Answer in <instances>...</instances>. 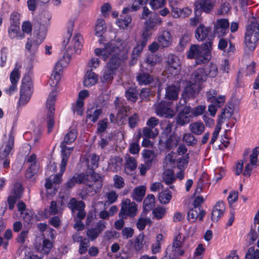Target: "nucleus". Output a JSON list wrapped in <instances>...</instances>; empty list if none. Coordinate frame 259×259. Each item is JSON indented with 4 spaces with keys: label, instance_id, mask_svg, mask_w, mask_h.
Wrapping results in <instances>:
<instances>
[{
    "label": "nucleus",
    "instance_id": "f257e3e1",
    "mask_svg": "<svg viewBox=\"0 0 259 259\" xmlns=\"http://www.w3.org/2000/svg\"><path fill=\"white\" fill-rule=\"evenodd\" d=\"M130 48L128 42L120 38H115L105 43L102 48H96L94 54L106 61L110 57L109 62L105 67L102 81L109 83L113 79L114 70L118 67L120 58H127L126 53Z\"/></svg>",
    "mask_w": 259,
    "mask_h": 259
},
{
    "label": "nucleus",
    "instance_id": "f03ea898",
    "mask_svg": "<svg viewBox=\"0 0 259 259\" xmlns=\"http://www.w3.org/2000/svg\"><path fill=\"white\" fill-rule=\"evenodd\" d=\"M217 74L218 68L215 64L212 63L205 69L198 68L195 70L190 80L186 81L180 101H183V104H185L187 100L194 98L201 90V83L206 80L207 76L214 77Z\"/></svg>",
    "mask_w": 259,
    "mask_h": 259
},
{
    "label": "nucleus",
    "instance_id": "7ed1b4c3",
    "mask_svg": "<svg viewBox=\"0 0 259 259\" xmlns=\"http://www.w3.org/2000/svg\"><path fill=\"white\" fill-rule=\"evenodd\" d=\"M62 73V71H58L54 68L50 78V85L55 88L56 90L52 91L49 94L46 102L48 118L47 125L49 133L52 131L54 125L53 116L55 112V103L57 96V91L60 90L59 83L61 80Z\"/></svg>",
    "mask_w": 259,
    "mask_h": 259
},
{
    "label": "nucleus",
    "instance_id": "20e7f679",
    "mask_svg": "<svg viewBox=\"0 0 259 259\" xmlns=\"http://www.w3.org/2000/svg\"><path fill=\"white\" fill-rule=\"evenodd\" d=\"M74 22L70 21L67 25V32L64 36L63 47L65 52L72 55H78L81 53L82 47L83 38L79 33L72 34Z\"/></svg>",
    "mask_w": 259,
    "mask_h": 259
},
{
    "label": "nucleus",
    "instance_id": "39448f33",
    "mask_svg": "<svg viewBox=\"0 0 259 259\" xmlns=\"http://www.w3.org/2000/svg\"><path fill=\"white\" fill-rule=\"evenodd\" d=\"M62 161L60 164V173L54 176H50L46 180L45 187L47 189V193H49V190L53 189L54 192L56 191L55 185L59 184L62 181V176L65 170L67 164L68 159L73 150V147H67L66 144L61 143Z\"/></svg>",
    "mask_w": 259,
    "mask_h": 259
},
{
    "label": "nucleus",
    "instance_id": "423d86ee",
    "mask_svg": "<svg viewBox=\"0 0 259 259\" xmlns=\"http://www.w3.org/2000/svg\"><path fill=\"white\" fill-rule=\"evenodd\" d=\"M212 42L210 41L205 42L201 46L192 45L187 53V58L189 59H195L197 64L205 63L211 59L210 49Z\"/></svg>",
    "mask_w": 259,
    "mask_h": 259
},
{
    "label": "nucleus",
    "instance_id": "0eeeda50",
    "mask_svg": "<svg viewBox=\"0 0 259 259\" xmlns=\"http://www.w3.org/2000/svg\"><path fill=\"white\" fill-rule=\"evenodd\" d=\"M259 40V21L254 20L247 26L244 37L245 50L252 51Z\"/></svg>",
    "mask_w": 259,
    "mask_h": 259
},
{
    "label": "nucleus",
    "instance_id": "6e6552de",
    "mask_svg": "<svg viewBox=\"0 0 259 259\" xmlns=\"http://www.w3.org/2000/svg\"><path fill=\"white\" fill-rule=\"evenodd\" d=\"M33 92L32 82L29 77H24L22 81L20 91L19 105L24 106L29 101Z\"/></svg>",
    "mask_w": 259,
    "mask_h": 259
},
{
    "label": "nucleus",
    "instance_id": "1a4fd4ad",
    "mask_svg": "<svg viewBox=\"0 0 259 259\" xmlns=\"http://www.w3.org/2000/svg\"><path fill=\"white\" fill-rule=\"evenodd\" d=\"M84 184L87 186L88 193H96L100 190L102 186V178L98 174L93 171L92 174L85 175Z\"/></svg>",
    "mask_w": 259,
    "mask_h": 259
},
{
    "label": "nucleus",
    "instance_id": "9d476101",
    "mask_svg": "<svg viewBox=\"0 0 259 259\" xmlns=\"http://www.w3.org/2000/svg\"><path fill=\"white\" fill-rule=\"evenodd\" d=\"M137 205L130 199H126L121 203L119 215L122 219H126L127 216L134 217L137 214Z\"/></svg>",
    "mask_w": 259,
    "mask_h": 259
},
{
    "label": "nucleus",
    "instance_id": "9b49d317",
    "mask_svg": "<svg viewBox=\"0 0 259 259\" xmlns=\"http://www.w3.org/2000/svg\"><path fill=\"white\" fill-rule=\"evenodd\" d=\"M229 22L227 19H217L214 25V33L219 37L224 36L229 31Z\"/></svg>",
    "mask_w": 259,
    "mask_h": 259
},
{
    "label": "nucleus",
    "instance_id": "f8f14e48",
    "mask_svg": "<svg viewBox=\"0 0 259 259\" xmlns=\"http://www.w3.org/2000/svg\"><path fill=\"white\" fill-rule=\"evenodd\" d=\"M154 108L156 115L159 116L171 118L175 114L174 111L168 107L165 102L155 104Z\"/></svg>",
    "mask_w": 259,
    "mask_h": 259
},
{
    "label": "nucleus",
    "instance_id": "ddd939ff",
    "mask_svg": "<svg viewBox=\"0 0 259 259\" xmlns=\"http://www.w3.org/2000/svg\"><path fill=\"white\" fill-rule=\"evenodd\" d=\"M106 227V222L104 221H99L95 226L88 230L87 236L90 240L96 239Z\"/></svg>",
    "mask_w": 259,
    "mask_h": 259
},
{
    "label": "nucleus",
    "instance_id": "4468645a",
    "mask_svg": "<svg viewBox=\"0 0 259 259\" xmlns=\"http://www.w3.org/2000/svg\"><path fill=\"white\" fill-rule=\"evenodd\" d=\"M14 138L12 133L9 135L6 141H5L0 150V158H7L11 153L13 145Z\"/></svg>",
    "mask_w": 259,
    "mask_h": 259
},
{
    "label": "nucleus",
    "instance_id": "2eb2a0df",
    "mask_svg": "<svg viewBox=\"0 0 259 259\" xmlns=\"http://www.w3.org/2000/svg\"><path fill=\"white\" fill-rule=\"evenodd\" d=\"M68 207L73 211L75 210H78L77 215L79 219L81 220L84 218L85 215V212L84 210L85 205L82 201H78L75 198H72L68 203Z\"/></svg>",
    "mask_w": 259,
    "mask_h": 259
},
{
    "label": "nucleus",
    "instance_id": "dca6fc26",
    "mask_svg": "<svg viewBox=\"0 0 259 259\" xmlns=\"http://www.w3.org/2000/svg\"><path fill=\"white\" fill-rule=\"evenodd\" d=\"M191 113V108L190 106L184 107L177 116V124L180 125H184L188 123L190 120V118L192 117Z\"/></svg>",
    "mask_w": 259,
    "mask_h": 259
},
{
    "label": "nucleus",
    "instance_id": "f3484780",
    "mask_svg": "<svg viewBox=\"0 0 259 259\" xmlns=\"http://www.w3.org/2000/svg\"><path fill=\"white\" fill-rule=\"evenodd\" d=\"M225 209V203L223 201H218L214 206L212 211V221L218 222L223 216Z\"/></svg>",
    "mask_w": 259,
    "mask_h": 259
},
{
    "label": "nucleus",
    "instance_id": "a211bd4d",
    "mask_svg": "<svg viewBox=\"0 0 259 259\" xmlns=\"http://www.w3.org/2000/svg\"><path fill=\"white\" fill-rule=\"evenodd\" d=\"M215 5V2L212 0H197L195 3L196 7L199 8L202 11L209 13Z\"/></svg>",
    "mask_w": 259,
    "mask_h": 259
},
{
    "label": "nucleus",
    "instance_id": "6ab92c4d",
    "mask_svg": "<svg viewBox=\"0 0 259 259\" xmlns=\"http://www.w3.org/2000/svg\"><path fill=\"white\" fill-rule=\"evenodd\" d=\"M210 31V27H206L203 24H200L195 30V37L198 41H203L208 36Z\"/></svg>",
    "mask_w": 259,
    "mask_h": 259
},
{
    "label": "nucleus",
    "instance_id": "aec40b11",
    "mask_svg": "<svg viewBox=\"0 0 259 259\" xmlns=\"http://www.w3.org/2000/svg\"><path fill=\"white\" fill-rule=\"evenodd\" d=\"M36 162V155L34 154H31L27 158L26 162L30 164L29 168L27 170L28 177H32L37 172L38 167Z\"/></svg>",
    "mask_w": 259,
    "mask_h": 259
},
{
    "label": "nucleus",
    "instance_id": "412c9836",
    "mask_svg": "<svg viewBox=\"0 0 259 259\" xmlns=\"http://www.w3.org/2000/svg\"><path fill=\"white\" fill-rule=\"evenodd\" d=\"M157 41L159 45L162 48H167L171 44L172 36L168 31H163L158 36Z\"/></svg>",
    "mask_w": 259,
    "mask_h": 259
},
{
    "label": "nucleus",
    "instance_id": "4be33fe9",
    "mask_svg": "<svg viewBox=\"0 0 259 259\" xmlns=\"http://www.w3.org/2000/svg\"><path fill=\"white\" fill-rule=\"evenodd\" d=\"M205 212L199 207H194L190 209L188 213V219L189 221L194 222L198 219L202 220Z\"/></svg>",
    "mask_w": 259,
    "mask_h": 259
},
{
    "label": "nucleus",
    "instance_id": "5701e85b",
    "mask_svg": "<svg viewBox=\"0 0 259 259\" xmlns=\"http://www.w3.org/2000/svg\"><path fill=\"white\" fill-rule=\"evenodd\" d=\"M98 80V76L92 70L88 71L84 77L83 84L86 87L94 85Z\"/></svg>",
    "mask_w": 259,
    "mask_h": 259
},
{
    "label": "nucleus",
    "instance_id": "b1692460",
    "mask_svg": "<svg viewBox=\"0 0 259 259\" xmlns=\"http://www.w3.org/2000/svg\"><path fill=\"white\" fill-rule=\"evenodd\" d=\"M72 55L68 54V53L65 52L63 56L56 63L54 68L58 71L63 72L64 68L68 66L72 58Z\"/></svg>",
    "mask_w": 259,
    "mask_h": 259
},
{
    "label": "nucleus",
    "instance_id": "393cba45",
    "mask_svg": "<svg viewBox=\"0 0 259 259\" xmlns=\"http://www.w3.org/2000/svg\"><path fill=\"white\" fill-rule=\"evenodd\" d=\"M168 69L172 71V73L176 74L180 69V61L177 57L174 55H169L168 57Z\"/></svg>",
    "mask_w": 259,
    "mask_h": 259
},
{
    "label": "nucleus",
    "instance_id": "a878e982",
    "mask_svg": "<svg viewBox=\"0 0 259 259\" xmlns=\"http://www.w3.org/2000/svg\"><path fill=\"white\" fill-rule=\"evenodd\" d=\"M189 128L191 133L195 135L202 134L205 130V125L201 121H195L190 124Z\"/></svg>",
    "mask_w": 259,
    "mask_h": 259
},
{
    "label": "nucleus",
    "instance_id": "bb28decb",
    "mask_svg": "<svg viewBox=\"0 0 259 259\" xmlns=\"http://www.w3.org/2000/svg\"><path fill=\"white\" fill-rule=\"evenodd\" d=\"M51 18V15L49 13H45L40 16L39 20L42 30L41 32L38 33V35L40 36L42 39L45 38L47 30L45 26L49 24Z\"/></svg>",
    "mask_w": 259,
    "mask_h": 259
},
{
    "label": "nucleus",
    "instance_id": "cd10ccee",
    "mask_svg": "<svg viewBox=\"0 0 259 259\" xmlns=\"http://www.w3.org/2000/svg\"><path fill=\"white\" fill-rule=\"evenodd\" d=\"M102 113V109L92 107L87 110L86 117L91 121L95 122Z\"/></svg>",
    "mask_w": 259,
    "mask_h": 259
},
{
    "label": "nucleus",
    "instance_id": "c85d7f7f",
    "mask_svg": "<svg viewBox=\"0 0 259 259\" xmlns=\"http://www.w3.org/2000/svg\"><path fill=\"white\" fill-rule=\"evenodd\" d=\"M179 87L174 85L168 86L165 89V98L170 100L177 99L179 96Z\"/></svg>",
    "mask_w": 259,
    "mask_h": 259
},
{
    "label": "nucleus",
    "instance_id": "c756f323",
    "mask_svg": "<svg viewBox=\"0 0 259 259\" xmlns=\"http://www.w3.org/2000/svg\"><path fill=\"white\" fill-rule=\"evenodd\" d=\"M9 36L11 39H23L25 35L20 32L19 26L10 24L8 29Z\"/></svg>",
    "mask_w": 259,
    "mask_h": 259
},
{
    "label": "nucleus",
    "instance_id": "7c9ffc66",
    "mask_svg": "<svg viewBox=\"0 0 259 259\" xmlns=\"http://www.w3.org/2000/svg\"><path fill=\"white\" fill-rule=\"evenodd\" d=\"M162 19L157 16L150 17L146 22L145 25L147 29L155 30L157 27L162 23Z\"/></svg>",
    "mask_w": 259,
    "mask_h": 259
},
{
    "label": "nucleus",
    "instance_id": "2f4dec72",
    "mask_svg": "<svg viewBox=\"0 0 259 259\" xmlns=\"http://www.w3.org/2000/svg\"><path fill=\"white\" fill-rule=\"evenodd\" d=\"M125 172L128 174L134 170L137 167V161L134 157H131L128 154L125 156Z\"/></svg>",
    "mask_w": 259,
    "mask_h": 259
},
{
    "label": "nucleus",
    "instance_id": "473e14b6",
    "mask_svg": "<svg viewBox=\"0 0 259 259\" xmlns=\"http://www.w3.org/2000/svg\"><path fill=\"white\" fill-rule=\"evenodd\" d=\"M176 154L171 152L165 157L163 166L164 169H172L175 167Z\"/></svg>",
    "mask_w": 259,
    "mask_h": 259
},
{
    "label": "nucleus",
    "instance_id": "72a5a7b5",
    "mask_svg": "<svg viewBox=\"0 0 259 259\" xmlns=\"http://www.w3.org/2000/svg\"><path fill=\"white\" fill-rule=\"evenodd\" d=\"M146 215L145 212H142L137 221L136 226L140 231L144 230L147 225H150L152 223L151 219L146 217Z\"/></svg>",
    "mask_w": 259,
    "mask_h": 259
},
{
    "label": "nucleus",
    "instance_id": "f704fd0d",
    "mask_svg": "<svg viewBox=\"0 0 259 259\" xmlns=\"http://www.w3.org/2000/svg\"><path fill=\"white\" fill-rule=\"evenodd\" d=\"M85 175L83 174H75L66 183V186L68 188L73 187L76 183H84Z\"/></svg>",
    "mask_w": 259,
    "mask_h": 259
},
{
    "label": "nucleus",
    "instance_id": "c9c22d12",
    "mask_svg": "<svg viewBox=\"0 0 259 259\" xmlns=\"http://www.w3.org/2000/svg\"><path fill=\"white\" fill-rule=\"evenodd\" d=\"M122 159L119 157H114L110 159L108 164V168L112 171H117L120 169Z\"/></svg>",
    "mask_w": 259,
    "mask_h": 259
},
{
    "label": "nucleus",
    "instance_id": "e433bc0d",
    "mask_svg": "<svg viewBox=\"0 0 259 259\" xmlns=\"http://www.w3.org/2000/svg\"><path fill=\"white\" fill-rule=\"evenodd\" d=\"M155 197L153 194L148 195L145 199L143 203V212L149 211L154 206Z\"/></svg>",
    "mask_w": 259,
    "mask_h": 259
},
{
    "label": "nucleus",
    "instance_id": "4c0bfd02",
    "mask_svg": "<svg viewBox=\"0 0 259 259\" xmlns=\"http://www.w3.org/2000/svg\"><path fill=\"white\" fill-rule=\"evenodd\" d=\"M106 30V25L104 19L98 18L95 26V34L98 36H102Z\"/></svg>",
    "mask_w": 259,
    "mask_h": 259
},
{
    "label": "nucleus",
    "instance_id": "58836bf2",
    "mask_svg": "<svg viewBox=\"0 0 259 259\" xmlns=\"http://www.w3.org/2000/svg\"><path fill=\"white\" fill-rule=\"evenodd\" d=\"M21 68V65L16 63L14 68L13 69L10 75L11 83H18L20 76V69Z\"/></svg>",
    "mask_w": 259,
    "mask_h": 259
},
{
    "label": "nucleus",
    "instance_id": "ea45409f",
    "mask_svg": "<svg viewBox=\"0 0 259 259\" xmlns=\"http://www.w3.org/2000/svg\"><path fill=\"white\" fill-rule=\"evenodd\" d=\"M146 187L144 186H139L134 189L132 197L138 201H141L145 194Z\"/></svg>",
    "mask_w": 259,
    "mask_h": 259
},
{
    "label": "nucleus",
    "instance_id": "a19ab883",
    "mask_svg": "<svg viewBox=\"0 0 259 259\" xmlns=\"http://www.w3.org/2000/svg\"><path fill=\"white\" fill-rule=\"evenodd\" d=\"M99 157L95 155H90L87 159V162L89 168L90 169V174L94 171L93 169L98 166Z\"/></svg>",
    "mask_w": 259,
    "mask_h": 259
},
{
    "label": "nucleus",
    "instance_id": "79ce46f5",
    "mask_svg": "<svg viewBox=\"0 0 259 259\" xmlns=\"http://www.w3.org/2000/svg\"><path fill=\"white\" fill-rule=\"evenodd\" d=\"M158 133L159 131L157 128L144 127L142 129V136L149 139H155L158 136Z\"/></svg>",
    "mask_w": 259,
    "mask_h": 259
},
{
    "label": "nucleus",
    "instance_id": "37998d69",
    "mask_svg": "<svg viewBox=\"0 0 259 259\" xmlns=\"http://www.w3.org/2000/svg\"><path fill=\"white\" fill-rule=\"evenodd\" d=\"M186 237L182 232L176 234L174 237L173 247H184L186 245Z\"/></svg>",
    "mask_w": 259,
    "mask_h": 259
},
{
    "label": "nucleus",
    "instance_id": "c03bdc74",
    "mask_svg": "<svg viewBox=\"0 0 259 259\" xmlns=\"http://www.w3.org/2000/svg\"><path fill=\"white\" fill-rule=\"evenodd\" d=\"M163 173V180L167 185L172 184L175 181L174 172L172 169H164Z\"/></svg>",
    "mask_w": 259,
    "mask_h": 259
},
{
    "label": "nucleus",
    "instance_id": "a18cd8bd",
    "mask_svg": "<svg viewBox=\"0 0 259 259\" xmlns=\"http://www.w3.org/2000/svg\"><path fill=\"white\" fill-rule=\"evenodd\" d=\"M77 133L75 129L71 130L65 136L61 143L64 144H70L73 143L77 137Z\"/></svg>",
    "mask_w": 259,
    "mask_h": 259
},
{
    "label": "nucleus",
    "instance_id": "49530a36",
    "mask_svg": "<svg viewBox=\"0 0 259 259\" xmlns=\"http://www.w3.org/2000/svg\"><path fill=\"white\" fill-rule=\"evenodd\" d=\"M146 44L145 40H139L137 42L132 53V58L133 59H137Z\"/></svg>",
    "mask_w": 259,
    "mask_h": 259
},
{
    "label": "nucleus",
    "instance_id": "de8ad7c7",
    "mask_svg": "<svg viewBox=\"0 0 259 259\" xmlns=\"http://www.w3.org/2000/svg\"><path fill=\"white\" fill-rule=\"evenodd\" d=\"M137 78L139 84L141 85L150 84L153 81L152 76L145 73L139 74Z\"/></svg>",
    "mask_w": 259,
    "mask_h": 259
},
{
    "label": "nucleus",
    "instance_id": "09e8293b",
    "mask_svg": "<svg viewBox=\"0 0 259 259\" xmlns=\"http://www.w3.org/2000/svg\"><path fill=\"white\" fill-rule=\"evenodd\" d=\"M171 193L168 190H165L159 194L158 199L161 203L167 204L171 199Z\"/></svg>",
    "mask_w": 259,
    "mask_h": 259
},
{
    "label": "nucleus",
    "instance_id": "8fccbe9b",
    "mask_svg": "<svg viewBox=\"0 0 259 259\" xmlns=\"http://www.w3.org/2000/svg\"><path fill=\"white\" fill-rule=\"evenodd\" d=\"M182 247H173L172 246V254L170 253L168 254V251H169L170 249H166V256H168L169 258L170 259H175L178 257L179 256H182L184 253V250L181 248Z\"/></svg>",
    "mask_w": 259,
    "mask_h": 259
},
{
    "label": "nucleus",
    "instance_id": "3c124183",
    "mask_svg": "<svg viewBox=\"0 0 259 259\" xmlns=\"http://www.w3.org/2000/svg\"><path fill=\"white\" fill-rule=\"evenodd\" d=\"M145 3L141 2L140 0H135L131 7H127L123 9L122 13L126 14L130 12L137 11Z\"/></svg>",
    "mask_w": 259,
    "mask_h": 259
},
{
    "label": "nucleus",
    "instance_id": "603ef678",
    "mask_svg": "<svg viewBox=\"0 0 259 259\" xmlns=\"http://www.w3.org/2000/svg\"><path fill=\"white\" fill-rule=\"evenodd\" d=\"M52 247V243L48 239H45L41 245L37 248L38 250L42 254H48Z\"/></svg>",
    "mask_w": 259,
    "mask_h": 259
},
{
    "label": "nucleus",
    "instance_id": "864d4df0",
    "mask_svg": "<svg viewBox=\"0 0 259 259\" xmlns=\"http://www.w3.org/2000/svg\"><path fill=\"white\" fill-rule=\"evenodd\" d=\"M145 161L147 163L152 162L156 157L155 152L150 150L144 149L142 153Z\"/></svg>",
    "mask_w": 259,
    "mask_h": 259
},
{
    "label": "nucleus",
    "instance_id": "5fc2aeb1",
    "mask_svg": "<svg viewBox=\"0 0 259 259\" xmlns=\"http://www.w3.org/2000/svg\"><path fill=\"white\" fill-rule=\"evenodd\" d=\"M189 160L188 154L179 158L178 160L177 167L179 169H185L188 165Z\"/></svg>",
    "mask_w": 259,
    "mask_h": 259
},
{
    "label": "nucleus",
    "instance_id": "6e6d98bb",
    "mask_svg": "<svg viewBox=\"0 0 259 259\" xmlns=\"http://www.w3.org/2000/svg\"><path fill=\"white\" fill-rule=\"evenodd\" d=\"M144 235L143 233L140 234L135 239L134 247L136 251H140L144 247Z\"/></svg>",
    "mask_w": 259,
    "mask_h": 259
},
{
    "label": "nucleus",
    "instance_id": "4d7b16f0",
    "mask_svg": "<svg viewBox=\"0 0 259 259\" xmlns=\"http://www.w3.org/2000/svg\"><path fill=\"white\" fill-rule=\"evenodd\" d=\"M183 141L188 146H193L197 142L196 138L191 133H185L183 136Z\"/></svg>",
    "mask_w": 259,
    "mask_h": 259
},
{
    "label": "nucleus",
    "instance_id": "13d9d810",
    "mask_svg": "<svg viewBox=\"0 0 259 259\" xmlns=\"http://www.w3.org/2000/svg\"><path fill=\"white\" fill-rule=\"evenodd\" d=\"M125 96L128 101L135 102L138 98V93L135 89H129L125 92Z\"/></svg>",
    "mask_w": 259,
    "mask_h": 259
},
{
    "label": "nucleus",
    "instance_id": "bf43d9fd",
    "mask_svg": "<svg viewBox=\"0 0 259 259\" xmlns=\"http://www.w3.org/2000/svg\"><path fill=\"white\" fill-rule=\"evenodd\" d=\"M131 22L132 18L131 16H128L124 18L117 19L116 23L119 28L125 29L128 27Z\"/></svg>",
    "mask_w": 259,
    "mask_h": 259
},
{
    "label": "nucleus",
    "instance_id": "052dcab7",
    "mask_svg": "<svg viewBox=\"0 0 259 259\" xmlns=\"http://www.w3.org/2000/svg\"><path fill=\"white\" fill-rule=\"evenodd\" d=\"M166 213V209L164 207L159 206L155 208L152 211L153 218L160 220L162 219Z\"/></svg>",
    "mask_w": 259,
    "mask_h": 259
},
{
    "label": "nucleus",
    "instance_id": "680f3d73",
    "mask_svg": "<svg viewBox=\"0 0 259 259\" xmlns=\"http://www.w3.org/2000/svg\"><path fill=\"white\" fill-rule=\"evenodd\" d=\"M245 259H259V250L251 247L245 255Z\"/></svg>",
    "mask_w": 259,
    "mask_h": 259
},
{
    "label": "nucleus",
    "instance_id": "e2e57ef3",
    "mask_svg": "<svg viewBox=\"0 0 259 259\" xmlns=\"http://www.w3.org/2000/svg\"><path fill=\"white\" fill-rule=\"evenodd\" d=\"M38 45L36 41L28 38L25 45V49L30 53H33L36 51Z\"/></svg>",
    "mask_w": 259,
    "mask_h": 259
},
{
    "label": "nucleus",
    "instance_id": "0e129e2a",
    "mask_svg": "<svg viewBox=\"0 0 259 259\" xmlns=\"http://www.w3.org/2000/svg\"><path fill=\"white\" fill-rule=\"evenodd\" d=\"M18 210L21 212L22 215L21 217L23 218L24 221L27 223H29L31 219V216L28 213H25V215H23L24 211L25 210V204L23 202H19L17 205Z\"/></svg>",
    "mask_w": 259,
    "mask_h": 259
},
{
    "label": "nucleus",
    "instance_id": "69168bd1",
    "mask_svg": "<svg viewBox=\"0 0 259 259\" xmlns=\"http://www.w3.org/2000/svg\"><path fill=\"white\" fill-rule=\"evenodd\" d=\"M256 165L257 161L250 159L249 162L245 166L243 173L244 175L246 176H250L252 170L256 166Z\"/></svg>",
    "mask_w": 259,
    "mask_h": 259
},
{
    "label": "nucleus",
    "instance_id": "338daca9",
    "mask_svg": "<svg viewBox=\"0 0 259 259\" xmlns=\"http://www.w3.org/2000/svg\"><path fill=\"white\" fill-rule=\"evenodd\" d=\"M160 57L158 55L150 54L147 57L146 62L150 66L152 67L160 61Z\"/></svg>",
    "mask_w": 259,
    "mask_h": 259
},
{
    "label": "nucleus",
    "instance_id": "774afa93",
    "mask_svg": "<svg viewBox=\"0 0 259 259\" xmlns=\"http://www.w3.org/2000/svg\"><path fill=\"white\" fill-rule=\"evenodd\" d=\"M179 143L178 138L175 136H170L166 141V146L167 148L171 149L176 147Z\"/></svg>",
    "mask_w": 259,
    "mask_h": 259
}]
</instances>
